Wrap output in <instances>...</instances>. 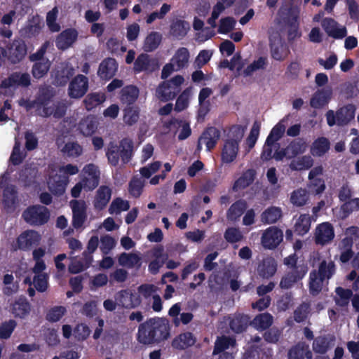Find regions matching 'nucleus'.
<instances>
[{"instance_id": "1", "label": "nucleus", "mask_w": 359, "mask_h": 359, "mask_svg": "<svg viewBox=\"0 0 359 359\" xmlns=\"http://www.w3.org/2000/svg\"><path fill=\"white\" fill-rule=\"evenodd\" d=\"M170 336V326L167 320L150 318L140 325L137 339L143 344L159 343Z\"/></svg>"}, {"instance_id": "2", "label": "nucleus", "mask_w": 359, "mask_h": 359, "mask_svg": "<svg viewBox=\"0 0 359 359\" xmlns=\"http://www.w3.org/2000/svg\"><path fill=\"white\" fill-rule=\"evenodd\" d=\"M356 107L353 104H347L339 108L336 112L328 110L325 114L329 126L337 125L344 126L348 124L355 118Z\"/></svg>"}, {"instance_id": "3", "label": "nucleus", "mask_w": 359, "mask_h": 359, "mask_svg": "<svg viewBox=\"0 0 359 359\" xmlns=\"http://www.w3.org/2000/svg\"><path fill=\"white\" fill-rule=\"evenodd\" d=\"M22 217L31 226H42L48 222L50 211L46 206L33 205L23 211Z\"/></svg>"}, {"instance_id": "4", "label": "nucleus", "mask_w": 359, "mask_h": 359, "mask_svg": "<svg viewBox=\"0 0 359 359\" xmlns=\"http://www.w3.org/2000/svg\"><path fill=\"white\" fill-rule=\"evenodd\" d=\"M56 95L55 90L48 85L41 86L36 93L35 100L38 105V109L41 111L36 113V115L43 118H48L51 116L50 107L48 105L53 101Z\"/></svg>"}, {"instance_id": "5", "label": "nucleus", "mask_w": 359, "mask_h": 359, "mask_svg": "<svg viewBox=\"0 0 359 359\" xmlns=\"http://www.w3.org/2000/svg\"><path fill=\"white\" fill-rule=\"evenodd\" d=\"M81 182L85 186V191L94 190L99 184L100 180V171L98 166L93 163L86 164L82 170Z\"/></svg>"}, {"instance_id": "6", "label": "nucleus", "mask_w": 359, "mask_h": 359, "mask_svg": "<svg viewBox=\"0 0 359 359\" xmlns=\"http://www.w3.org/2000/svg\"><path fill=\"white\" fill-rule=\"evenodd\" d=\"M88 88V77L83 74H78L69 83L68 95L72 99H80L86 94Z\"/></svg>"}, {"instance_id": "7", "label": "nucleus", "mask_w": 359, "mask_h": 359, "mask_svg": "<svg viewBox=\"0 0 359 359\" xmlns=\"http://www.w3.org/2000/svg\"><path fill=\"white\" fill-rule=\"evenodd\" d=\"M159 68L158 60L147 53H141L135 59L133 65V72L135 74L141 72L152 73Z\"/></svg>"}, {"instance_id": "8", "label": "nucleus", "mask_w": 359, "mask_h": 359, "mask_svg": "<svg viewBox=\"0 0 359 359\" xmlns=\"http://www.w3.org/2000/svg\"><path fill=\"white\" fill-rule=\"evenodd\" d=\"M41 235L35 230H26L22 232L16 239L17 248L23 251H27L37 246L41 241Z\"/></svg>"}, {"instance_id": "9", "label": "nucleus", "mask_w": 359, "mask_h": 359, "mask_svg": "<svg viewBox=\"0 0 359 359\" xmlns=\"http://www.w3.org/2000/svg\"><path fill=\"white\" fill-rule=\"evenodd\" d=\"M72 211V224L76 229L83 226L87 219V205L83 200H72L69 203Z\"/></svg>"}, {"instance_id": "10", "label": "nucleus", "mask_w": 359, "mask_h": 359, "mask_svg": "<svg viewBox=\"0 0 359 359\" xmlns=\"http://www.w3.org/2000/svg\"><path fill=\"white\" fill-rule=\"evenodd\" d=\"M115 300L118 306L125 309H134L141 304L140 295L136 292H133L130 290H121L115 295Z\"/></svg>"}, {"instance_id": "11", "label": "nucleus", "mask_w": 359, "mask_h": 359, "mask_svg": "<svg viewBox=\"0 0 359 359\" xmlns=\"http://www.w3.org/2000/svg\"><path fill=\"white\" fill-rule=\"evenodd\" d=\"M334 238V229L330 222L319 224L315 230L314 241L316 244L325 245L331 243Z\"/></svg>"}, {"instance_id": "12", "label": "nucleus", "mask_w": 359, "mask_h": 359, "mask_svg": "<svg viewBox=\"0 0 359 359\" xmlns=\"http://www.w3.org/2000/svg\"><path fill=\"white\" fill-rule=\"evenodd\" d=\"M74 74V69L69 65L57 67L52 74L53 84L57 87L65 86Z\"/></svg>"}, {"instance_id": "13", "label": "nucleus", "mask_w": 359, "mask_h": 359, "mask_svg": "<svg viewBox=\"0 0 359 359\" xmlns=\"http://www.w3.org/2000/svg\"><path fill=\"white\" fill-rule=\"evenodd\" d=\"M9 55L8 60L12 64H17L22 61L27 55V46L20 39H15L7 46Z\"/></svg>"}, {"instance_id": "14", "label": "nucleus", "mask_w": 359, "mask_h": 359, "mask_svg": "<svg viewBox=\"0 0 359 359\" xmlns=\"http://www.w3.org/2000/svg\"><path fill=\"white\" fill-rule=\"evenodd\" d=\"M31 84L30 76L27 73L13 72L1 81L0 88L7 89L11 87H28Z\"/></svg>"}, {"instance_id": "15", "label": "nucleus", "mask_w": 359, "mask_h": 359, "mask_svg": "<svg viewBox=\"0 0 359 359\" xmlns=\"http://www.w3.org/2000/svg\"><path fill=\"white\" fill-rule=\"evenodd\" d=\"M283 241V231L276 226L267 229L262 236V244L264 248L275 249Z\"/></svg>"}, {"instance_id": "16", "label": "nucleus", "mask_w": 359, "mask_h": 359, "mask_svg": "<svg viewBox=\"0 0 359 359\" xmlns=\"http://www.w3.org/2000/svg\"><path fill=\"white\" fill-rule=\"evenodd\" d=\"M300 9L298 6L292 4L281 6L278 11V15L284 23L292 27L297 24Z\"/></svg>"}, {"instance_id": "17", "label": "nucleus", "mask_w": 359, "mask_h": 359, "mask_svg": "<svg viewBox=\"0 0 359 359\" xmlns=\"http://www.w3.org/2000/svg\"><path fill=\"white\" fill-rule=\"evenodd\" d=\"M221 136L220 130L214 126L207 127L200 136L205 144L206 150L211 151L217 145Z\"/></svg>"}, {"instance_id": "18", "label": "nucleus", "mask_w": 359, "mask_h": 359, "mask_svg": "<svg viewBox=\"0 0 359 359\" xmlns=\"http://www.w3.org/2000/svg\"><path fill=\"white\" fill-rule=\"evenodd\" d=\"M118 63L114 58L107 57L99 65L97 75L102 79L110 80L116 74Z\"/></svg>"}, {"instance_id": "19", "label": "nucleus", "mask_w": 359, "mask_h": 359, "mask_svg": "<svg viewBox=\"0 0 359 359\" xmlns=\"http://www.w3.org/2000/svg\"><path fill=\"white\" fill-rule=\"evenodd\" d=\"M277 271V263L274 258L267 257L264 258L257 266V274L264 279L273 276Z\"/></svg>"}, {"instance_id": "20", "label": "nucleus", "mask_w": 359, "mask_h": 359, "mask_svg": "<svg viewBox=\"0 0 359 359\" xmlns=\"http://www.w3.org/2000/svg\"><path fill=\"white\" fill-rule=\"evenodd\" d=\"M78 32L74 29H67L62 32L56 39V46L65 50L69 48L77 39Z\"/></svg>"}, {"instance_id": "21", "label": "nucleus", "mask_w": 359, "mask_h": 359, "mask_svg": "<svg viewBox=\"0 0 359 359\" xmlns=\"http://www.w3.org/2000/svg\"><path fill=\"white\" fill-rule=\"evenodd\" d=\"M140 90L134 85L123 87L119 93L121 104L125 106L133 105L139 97Z\"/></svg>"}, {"instance_id": "22", "label": "nucleus", "mask_w": 359, "mask_h": 359, "mask_svg": "<svg viewBox=\"0 0 359 359\" xmlns=\"http://www.w3.org/2000/svg\"><path fill=\"white\" fill-rule=\"evenodd\" d=\"M111 196V189L105 185L100 186L96 191L93 206L97 210H102L109 203Z\"/></svg>"}, {"instance_id": "23", "label": "nucleus", "mask_w": 359, "mask_h": 359, "mask_svg": "<svg viewBox=\"0 0 359 359\" xmlns=\"http://www.w3.org/2000/svg\"><path fill=\"white\" fill-rule=\"evenodd\" d=\"M257 176V172L253 168L247 169L234 182L232 189L233 191L243 190L251 185Z\"/></svg>"}, {"instance_id": "24", "label": "nucleus", "mask_w": 359, "mask_h": 359, "mask_svg": "<svg viewBox=\"0 0 359 359\" xmlns=\"http://www.w3.org/2000/svg\"><path fill=\"white\" fill-rule=\"evenodd\" d=\"M307 271H303L299 269V271H288L281 278L279 286L281 289H290L295 283L302 280L306 276Z\"/></svg>"}, {"instance_id": "25", "label": "nucleus", "mask_w": 359, "mask_h": 359, "mask_svg": "<svg viewBox=\"0 0 359 359\" xmlns=\"http://www.w3.org/2000/svg\"><path fill=\"white\" fill-rule=\"evenodd\" d=\"M18 203V192L13 185H10L3 191L2 204L7 212H12L15 209Z\"/></svg>"}, {"instance_id": "26", "label": "nucleus", "mask_w": 359, "mask_h": 359, "mask_svg": "<svg viewBox=\"0 0 359 359\" xmlns=\"http://www.w3.org/2000/svg\"><path fill=\"white\" fill-rule=\"evenodd\" d=\"M190 29L189 23L185 20L177 19L172 22L170 26V35L174 39L182 40Z\"/></svg>"}, {"instance_id": "27", "label": "nucleus", "mask_w": 359, "mask_h": 359, "mask_svg": "<svg viewBox=\"0 0 359 359\" xmlns=\"http://www.w3.org/2000/svg\"><path fill=\"white\" fill-rule=\"evenodd\" d=\"M238 149L239 144L236 141L231 142L226 140L221 154L222 162L225 163L233 162L236 158Z\"/></svg>"}, {"instance_id": "28", "label": "nucleus", "mask_w": 359, "mask_h": 359, "mask_svg": "<svg viewBox=\"0 0 359 359\" xmlns=\"http://www.w3.org/2000/svg\"><path fill=\"white\" fill-rule=\"evenodd\" d=\"M118 155L123 164H126L133 157V142L129 138H123L117 144Z\"/></svg>"}, {"instance_id": "29", "label": "nucleus", "mask_w": 359, "mask_h": 359, "mask_svg": "<svg viewBox=\"0 0 359 359\" xmlns=\"http://www.w3.org/2000/svg\"><path fill=\"white\" fill-rule=\"evenodd\" d=\"M273 323V316L268 313H262L257 315L250 325L257 330L262 332L268 330Z\"/></svg>"}, {"instance_id": "30", "label": "nucleus", "mask_w": 359, "mask_h": 359, "mask_svg": "<svg viewBox=\"0 0 359 359\" xmlns=\"http://www.w3.org/2000/svg\"><path fill=\"white\" fill-rule=\"evenodd\" d=\"M325 283H327V280L318 275L316 272V269H313L310 272L309 278V290L311 295L313 297L318 295L321 292Z\"/></svg>"}, {"instance_id": "31", "label": "nucleus", "mask_w": 359, "mask_h": 359, "mask_svg": "<svg viewBox=\"0 0 359 359\" xmlns=\"http://www.w3.org/2000/svg\"><path fill=\"white\" fill-rule=\"evenodd\" d=\"M196 341V339L194 334L190 332H186L176 337L172 342V346L175 348L184 350L194 346Z\"/></svg>"}, {"instance_id": "32", "label": "nucleus", "mask_w": 359, "mask_h": 359, "mask_svg": "<svg viewBox=\"0 0 359 359\" xmlns=\"http://www.w3.org/2000/svg\"><path fill=\"white\" fill-rule=\"evenodd\" d=\"M248 208L247 202L240 199L234 202L226 212V218L229 221L235 222L239 219Z\"/></svg>"}, {"instance_id": "33", "label": "nucleus", "mask_w": 359, "mask_h": 359, "mask_svg": "<svg viewBox=\"0 0 359 359\" xmlns=\"http://www.w3.org/2000/svg\"><path fill=\"white\" fill-rule=\"evenodd\" d=\"M69 182L68 176H56L48 183V189L55 196H62Z\"/></svg>"}, {"instance_id": "34", "label": "nucleus", "mask_w": 359, "mask_h": 359, "mask_svg": "<svg viewBox=\"0 0 359 359\" xmlns=\"http://www.w3.org/2000/svg\"><path fill=\"white\" fill-rule=\"evenodd\" d=\"M250 317L248 315L238 314L229 321L230 329L236 334L243 333L250 325Z\"/></svg>"}, {"instance_id": "35", "label": "nucleus", "mask_w": 359, "mask_h": 359, "mask_svg": "<svg viewBox=\"0 0 359 359\" xmlns=\"http://www.w3.org/2000/svg\"><path fill=\"white\" fill-rule=\"evenodd\" d=\"M31 311V304L26 298H20L12 306V313L15 318H25Z\"/></svg>"}, {"instance_id": "36", "label": "nucleus", "mask_w": 359, "mask_h": 359, "mask_svg": "<svg viewBox=\"0 0 359 359\" xmlns=\"http://www.w3.org/2000/svg\"><path fill=\"white\" fill-rule=\"evenodd\" d=\"M189 57V52L187 48H178L170 60L175 66V71H180L187 67Z\"/></svg>"}, {"instance_id": "37", "label": "nucleus", "mask_w": 359, "mask_h": 359, "mask_svg": "<svg viewBox=\"0 0 359 359\" xmlns=\"http://www.w3.org/2000/svg\"><path fill=\"white\" fill-rule=\"evenodd\" d=\"M41 25L38 19L33 17L29 20L25 26L21 29V36L24 38L32 39L38 36L41 30Z\"/></svg>"}, {"instance_id": "38", "label": "nucleus", "mask_w": 359, "mask_h": 359, "mask_svg": "<svg viewBox=\"0 0 359 359\" xmlns=\"http://www.w3.org/2000/svg\"><path fill=\"white\" fill-rule=\"evenodd\" d=\"M330 148L329 140L325 137L316 139L311 146L310 152L313 156L320 157L325 155Z\"/></svg>"}, {"instance_id": "39", "label": "nucleus", "mask_w": 359, "mask_h": 359, "mask_svg": "<svg viewBox=\"0 0 359 359\" xmlns=\"http://www.w3.org/2000/svg\"><path fill=\"white\" fill-rule=\"evenodd\" d=\"M175 90L166 81L159 84L156 90L158 98L162 102H168L173 100L177 95Z\"/></svg>"}, {"instance_id": "40", "label": "nucleus", "mask_w": 359, "mask_h": 359, "mask_svg": "<svg viewBox=\"0 0 359 359\" xmlns=\"http://www.w3.org/2000/svg\"><path fill=\"white\" fill-rule=\"evenodd\" d=\"M336 269V264L333 261L330 260L327 262L325 259H323L320 262L318 269H316V272L327 280V284L328 280L335 274Z\"/></svg>"}, {"instance_id": "41", "label": "nucleus", "mask_w": 359, "mask_h": 359, "mask_svg": "<svg viewBox=\"0 0 359 359\" xmlns=\"http://www.w3.org/2000/svg\"><path fill=\"white\" fill-rule=\"evenodd\" d=\"M37 174L38 170L36 167L25 165L19 172V178L25 186H30L35 183Z\"/></svg>"}, {"instance_id": "42", "label": "nucleus", "mask_w": 359, "mask_h": 359, "mask_svg": "<svg viewBox=\"0 0 359 359\" xmlns=\"http://www.w3.org/2000/svg\"><path fill=\"white\" fill-rule=\"evenodd\" d=\"M106 100L102 93H90L83 100V105L87 111H91L102 104Z\"/></svg>"}, {"instance_id": "43", "label": "nucleus", "mask_w": 359, "mask_h": 359, "mask_svg": "<svg viewBox=\"0 0 359 359\" xmlns=\"http://www.w3.org/2000/svg\"><path fill=\"white\" fill-rule=\"evenodd\" d=\"M313 165V159L311 156L305 155L293 159L289 164L292 170L300 171L310 169Z\"/></svg>"}, {"instance_id": "44", "label": "nucleus", "mask_w": 359, "mask_h": 359, "mask_svg": "<svg viewBox=\"0 0 359 359\" xmlns=\"http://www.w3.org/2000/svg\"><path fill=\"white\" fill-rule=\"evenodd\" d=\"M282 217V210L278 207H270L266 209L261 215V221L264 224L276 223Z\"/></svg>"}, {"instance_id": "45", "label": "nucleus", "mask_w": 359, "mask_h": 359, "mask_svg": "<svg viewBox=\"0 0 359 359\" xmlns=\"http://www.w3.org/2000/svg\"><path fill=\"white\" fill-rule=\"evenodd\" d=\"M51 63L48 59L35 62L32 68V74L34 79H40L45 76L50 68Z\"/></svg>"}, {"instance_id": "46", "label": "nucleus", "mask_w": 359, "mask_h": 359, "mask_svg": "<svg viewBox=\"0 0 359 359\" xmlns=\"http://www.w3.org/2000/svg\"><path fill=\"white\" fill-rule=\"evenodd\" d=\"M270 49L271 57L277 61L285 60L290 54L288 47L282 43L271 44Z\"/></svg>"}, {"instance_id": "47", "label": "nucleus", "mask_w": 359, "mask_h": 359, "mask_svg": "<svg viewBox=\"0 0 359 359\" xmlns=\"http://www.w3.org/2000/svg\"><path fill=\"white\" fill-rule=\"evenodd\" d=\"M306 149V143L302 138L292 140L287 147L288 158H294L299 154H303Z\"/></svg>"}, {"instance_id": "48", "label": "nucleus", "mask_w": 359, "mask_h": 359, "mask_svg": "<svg viewBox=\"0 0 359 359\" xmlns=\"http://www.w3.org/2000/svg\"><path fill=\"white\" fill-rule=\"evenodd\" d=\"M330 93L324 90H318L310 100V105L314 109H320L327 104Z\"/></svg>"}, {"instance_id": "49", "label": "nucleus", "mask_w": 359, "mask_h": 359, "mask_svg": "<svg viewBox=\"0 0 359 359\" xmlns=\"http://www.w3.org/2000/svg\"><path fill=\"white\" fill-rule=\"evenodd\" d=\"M311 221L309 215H301L294 224V232L299 236L306 234L311 228Z\"/></svg>"}, {"instance_id": "50", "label": "nucleus", "mask_w": 359, "mask_h": 359, "mask_svg": "<svg viewBox=\"0 0 359 359\" xmlns=\"http://www.w3.org/2000/svg\"><path fill=\"white\" fill-rule=\"evenodd\" d=\"M162 39L161 34L156 32H152L146 37L143 48L146 52H152L160 45Z\"/></svg>"}, {"instance_id": "51", "label": "nucleus", "mask_w": 359, "mask_h": 359, "mask_svg": "<svg viewBox=\"0 0 359 359\" xmlns=\"http://www.w3.org/2000/svg\"><path fill=\"white\" fill-rule=\"evenodd\" d=\"M123 121L128 126L136 123L140 118V109L137 106H126L124 110Z\"/></svg>"}, {"instance_id": "52", "label": "nucleus", "mask_w": 359, "mask_h": 359, "mask_svg": "<svg viewBox=\"0 0 359 359\" xmlns=\"http://www.w3.org/2000/svg\"><path fill=\"white\" fill-rule=\"evenodd\" d=\"M61 151L69 158H77L83 154V147L77 142H68L65 144Z\"/></svg>"}, {"instance_id": "53", "label": "nucleus", "mask_w": 359, "mask_h": 359, "mask_svg": "<svg viewBox=\"0 0 359 359\" xmlns=\"http://www.w3.org/2000/svg\"><path fill=\"white\" fill-rule=\"evenodd\" d=\"M339 298H335V304L340 307H346L348 305L350 299L353 297V292L350 289L337 287L335 290Z\"/></svg>"}, {"instance_id": "54", "label": "nucleus", "mask_w": 359, "mask_h": 359, "mask_svg": "<svg viewBox=\"0 0 359 359\" xmlns=\"http://www.w3.org/2000/svg\"><path fill=\"white\" fill-rule=\"evenodd\" d=\"M67 309L64 306L51 307L46 314V320L50 323H57L65 315Z\"/></svg>"}, {"instance_id": "55", "label": "nucleus", "mask_w": 359, "mask_h": 359, "mask_svg": "<svg viewBox=\"0 0 359 359\" xmlns=\"http://www.w3.org/2000/svg\"><path fill=\"white\" fill-rule=\"evenodd\" d=\"M235 345L236 340L233 338L228 337L219 338L215 342L212 354L217 355L223 352H226L225 350L229 348V346H233Z\"/></svg>"}, {"instance_id": "56", "label": "nucleus", "mask_w": 359, "mask_h": 359, "mask_svg": "<svg viewBox=\"0 0 359 359\" xmlns=\"http://www.w3.org/2000/svg\"><path fill=\"white\" fill-rule=\"evenodd\" d=\"M330 347V340L327 336L316 337L313 342V350L316 353L324 354Z\"/></svg>"}, {"instance_id": "57", "label": "nucleus", "mask_w": 359, "mask_h": 359, "mask_svg": "<svg viewBox=\"0 0 359 359\" xmlns=\"http://www.w3.org/2000/svg\"><path fill=\"white\" fill-rule=\"evenodd\" d=\"M144 182L140 177H133L128 184V192L134 198H139L143 191Z\"/></svg>"}, {"instance_id": "58", "label": "nucleus", "mask_w": 359, "mask_h": 359, "mask_svg": "<svg viewBox=\"0 0 359 359\" xmlns=\"http://www.w3.org/2000/svg\"><path fill=\"white\" fill-rule=\"evenodd\" d=\"M298 257L296 253L291 254L283 259V264L291 271H299V269L303 271H308V267L306 264H298Z\"/></svg>"}, {"instance_id": "59", "label": "nucleus", "mask_w": 359, "mask_h": 359, "mask_svg": "<svg viewBox=\"0 0 359 359\" xmlns=\"http://www.w3.org/2000/svg\"><path fill=\"white\" fill-rule=\"evenodd\" d=\"M16 326L17 323L13 319L3 322L0 325V339H7L10 338Z\"/></svg>"}, {"instance_id": "60", "label": "nucleus", "mask_w": 359, "mask_h": 359, "mask_svg": "<svg viewBox=\"0 0 359 359\" xmlns=\"http://www.w3.org/2000/svg\"><path fill=\"white\" fill-rule=\"evenodd\" d=\"M26 153L22 151L20 149V142L16 141L15 142L13 151L10 156L9 160L11 163L15 166L19 165L23 162V161L26 158Z\"/></svg>"}, {"instance_id": "61", "label": "nucleus", "mask_w": 359, "mask_h": 359, "mask_svg": "<svg viewBox=\"0 0 359 359\" xmlns=\"http://www.w3.org/2000/svg\"><path fill=\"white\" fill-rule=\"evenodd\" d=\"M224 239L229 243H236L243 239L241 230L236 227H228L224 233Z\"/></svg>"}, {"instance_id": "62", "label": "nucleus", "mask_w": 359, "mask_h": 359, "mask_svg": "<svg viewBox=\"0 0 359 359\" xmlns=\"http://www.w3.org/2000/svg\"><path fill=\"white\" fill-rule=\"evenodd\" d=\"M266 65L267 59L265 57H259L244 69L243 75L245 76H250L254 72L265 69Z\"/></svg>"}, {"instance_id": "63", "label": "nucleus", "mask_w": 359, "mask_h": 359, "mask_svg": "<svg viewBox=\"0 0 359 359\" xmlns=\"http://www.w3.org/2000/svg\"><path fill=\"white\" fill-rule=\"evenodd\" d=\"M140 261V257L134 253L123 252L118 257V262L121 266L133 267L138 264Z\"/></svg>"}, {"instance_id": "64", "label": "nucleus", "mask_w": 359, "mask_h": 359, "mask_svg": "<svg viewBox=\"0 0 359 359\" xmlns=\"http://www.w3.org/2000/svg\"><path fill=\"white\" fill-rule=\"evenodd\" d=\"M310 309V304L303 302L294 310V320L298 323L304 322L307 318Z\"/></svg>"}]
</instances>
